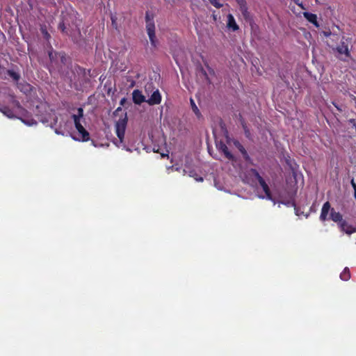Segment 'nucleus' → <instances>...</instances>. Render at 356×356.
<instances>
[{
	"mask_svg": "<svg viewBox=\"0 0 356 356\" xmlns=\"http://www.w3.org/2000/svg\"><path fill=\"white\" fill-rule=\"evenodd\" d=\"M330 210V204L329 202H326L323 204L320 218L321 220L325 221L327 219V216L329 211Z\"/></svg>",
	"mask_w": 356,
	"mask_h": 356,
	"instance_id": "nucleus-8",
	"label": "nucleus"
},
{
	"mask_svg": "<svg viewBox=\"0 0 356 356\" xmlns=\"http://www.w3.org/2000/svg\"><path fill=\"white\" fill-rule=\"evenodd\" d=\"M78 117H79L80 118H82L83 117V110L82 108H79L78 110Z\"/></svg>",
	"mask_w": 356,
	"mask_h": 356,
	"instance_id": "nucleus-35",
	"label": "nucleus"
},
{
	"mask_svg": "<svg viewBox=\"0 0 356 356\" xmlns=\"http://www.w3.org/2000/svg\"><path fill=\"white\" fill-rule=\"evenodd\" d=\"M241 125L243 127V129L244 130V132H245V134L247 138H250V130L248 129L245 121L243 119H241Z\"/></svg>",
	"mask_w": 356,
	"mask_h": 356,
	"instance_id": "nucleus-23",
	"label": "nucleus"
},
{
	"mask_svg": "<svg viewBox=\"0 0 356 356\" xmlns=\"http://www.w3.org/2000/svg\"><path fill=\"white\" fill-rule=\"evenodd\" d=\"M123 115L124 117L120 118L115 123L116 134L120 141L124 138L128 120L127 113H124Z\"/></svg>",
	"mask_w": 356,
	"mask_h": 356,
	"instance_id": "nucleus-1",
	"label": "nucleus"
},
{
	"mask_svg": "<svg viewBox=\"0 0 356 356\" xmlns=\"http://www.w3.org/2000/svg\"><path fill=\"white\" fill-rule=\"evenodd\" d=\"M75 127L81 136V138L79 140H81L82 141H88L90 139L88 131L85 129L81 122L76 123V124H75Z\"/></svg>",
	"mask_w": 356,
	"mask_h": 356,
	"instance_id": "nucleus-4",
	"label": "nucleus"
},
{
	"mask_svg": "<svg viewBox=\"0 0 356 356\" xmlns=\"http://www.w3.org/2000/svg\"><path fill=\"white\" fill-rule=\"evenodd\" d=\"M22 121L29 125V126H31V125H34V124H37V122L33 120V119H31V120H22Z\"/></svg>",
	"mask_w": 356,
	"mask_h": 356,
	"instance_id": "nucleus-28",
	"label": "nucleus"
},
{
	"mask_svg": "<svg viewBox=\"0 0 356 356\" xmlns=\"http://www.w3.org/2000/svg\"><path fill=\"white\" fill-rule=\"evenodd\" d=\"M153 88V86L152 83L147 85L145 86V90L147 91V90H150V89H152Z\"/></svg>",
	"mask_w": 356,
	"mask_h": 356,
	"instance_id": "nucleus-42",
	"label": "nucleus"
},
{
	"mask_svg": "<svg viewBox=\"0 0 356 356\" xmlns=\"http://www.w3.org/2000/svg\"><path fill=\"white\" fill-rule=\"evenodd\" d=\"M72 39L74 42L79 45H83L84 44V39L83 38L81 31L79 29L77 30V35L72 36Z\"/></svg>",
	"mask_w": 356,
	"mask_h": 356,
	"instance_id": "nucleus-12",
	"label": "nucleus"
},
{
	"mask_svg": "<svg viewBox=\"0 0 356 356\" xmlns=\"http://www.w3.org/2000/svg\"><path fill=\"white\" fill-rule=\"evenodd\" d=\"M58 54L59 53H57L56 51H49V59L51 62H54L55 60H56L58 59V58L59 57L58 56Z\"/></svg>",
	"mask_w": 356,
	"mask_h": 356,
	"instance_id": "nucleus-25",
	"label": "nucleus"
},
{
	"mask_svg": "<svg viewBox=\"0 0 356 356\" xmlns=\"http://www.w3.org/2000/svg\"><path fill=\"white\" fill-rule=\"evenodd\" d=\"M207 67L211 70V72H213V70H211L209 66Z\"/></svg>",
	"mask_w": 356,
	"mask_h": 356,
	"instance_id": "nucleus-48",
	"label": "nucleus"
},
{
	"mask_svg": "<svg viewBox=\"0 0 356 356\" xmlns=\"http://www.w3.org/2000/svg\"><path fill=\"white\" fill-rule=\"evenodd\" d=\"M55 133H56V134H58V135H60H60H63V132L60 131V130H58V129H55Z\"/></svg>",
	"mask_w": 356,
	"mask_h": 356,
	"instance_id": "nucleus-44",
	"label": "nucleus"
},
{
	"mask_svg": "<svg viewBox=\"0 0 356 356\" xmlns=\"http://www.w3.org/2000/svg\"><path fill=\"white\" fill-rule=\"evenodd\" d=\"M161 101V96L159 91V90H156L154 91V92L152 94L151 97L147 99V103L150 105H156L159 104Z\"/></svg>",
	"mask_w": 356,
	"mask_h": 356,
	"instance_id": "nucleus-3",
	"label": "nucleus"
},
{
	"mask_svg": "<svg viewBox=\"0 0 356 356\" xmlns=\"http://www.w3.org/2000/svg\"><path fill=\"white\" fill-rule=\"evenodd\" d=\"M351 184H352V186L353 188H354V191H355V198L356 199V184L354 182V180L353 179L351 181Z\"/></svg>",
	"mask_w": 356,
	"mask_h": 356,
	"instance_id": "nucleus-37",
	"label": "nucleus"
},
{
	"mask_svg": "<svg viewBox=\"0 0 356 356\" xmlns=\"http://www.w3.org/2000/svg\"><path fill=\"white\" fill-rule=\"evenodd\" d=\"M41 121H42V123H45V122H47V120H45V119H42V120H41Z\"/></svg>",
	"mask_w": 356,
	"mask_h": 356,
	"instance_id": "nucleus-46",
	"label": "nucleus"
},
{
	"mask_svg": "<svg viewBox=\"0 0 356 356\" xmlns=\"http://www.w3.org/2000/svg\"><path fill=\"white\" fill-rule=\"evenodd\" d=\"M323 34H324L325 36L328 37V36H330L331 35V31H324Z\"/></svg>",
	"mask_w": 356,
	"mask_h": 356,
	"instance_id": "nucleus-43",
	"label": "nucleus"
},
{
	"mask_svg": "<svg viewBox=\"0 0 356 356\" xmlns=\"http://www.w3.org/2000/svg\"><path fill=\"white\" fill-rule=\"evenodd\" d=\"M266 195V197L269 200H272V196H271V193H270V191L268 190V191L267 193H265Z\"/></svg>",
	"mask_w": 356,
	"mask_h": 356,
	"instance_id": "nucleus-39",
	"label": "nucleus"
},
{
	"mask_svg": "<svg viewBox=\"0 0 356 356\" xmlns=\"http://www.w3.org/2000/svg\"><path fill=\"white\" fill-rule=\"evenodd\" d=\"M147 32L148 36L153 35V33H155V26L154 22H148L146 25Z\"/></svg>",
	"mask_w": 356,
	"mask_h": 356,
	"instance_id": "nucleus-14",
	"label": "nucleus"
},
{
	"mask_svg": "<svg viewBox=\"0 0 356 356\" xmlns=\"http://www.w3.org/2000/svg\"><path fill=\"white\" fill-rule=\"evenodd\" d=\"M239 6L243 5L246 3L245 0H236Z\"/></svg>",
	"mask_w": 356,
	"mask_h": 356,
	"instance_id": "nucleus-40",
	"label": "nucleus"
},
{
	"mask_svg": "<svg viewBox=\"0 0 356 356\" xmlns=\"http://www.w3.org/2000/svg\"><path fill=\"white\" fill-rule=\"evenodd\" d=\"M126 102H127V99L124 97L120 100V104L121 106H124Z\"/></svg>",
	"mask_w": 356,
	"mask_h": 356,
	"instance_id": "nucleus-41",
	"label": "nucleus"
},
{
	"mask_svg": "<svg viewBox=\"0 0 356 356\" xmlns=\"http://www.w3.org/2000/svg\"><path fill=\"white\" fill-rule=\"evenodd\" d=\"M337 49L339 54H345L346 56H350L348 44H346L345 42L342 41Z\"/></svg>",
	"mask_w": 356,
	"mask_h": 356,
	"instance_id": "nucleus-10",
	"label": "nucleus"
},
{
	"mask_svg": "<svg viewBox=\"0 0 356 356\" xmlns=\"http://www.w3.org/2000/svg\"><path fill=\"white\" fill-rule=\"evenodd\" d=\"M149 40H150V42H151V44L152 46L154 47H156V35H155V33H153V35L152 36H149Z\"/></svg>",
	"mask_w": 356,
	"mask_h": 356,
	"instance_id": "nucleus-30",
	"label": "nucleus"
},
{
	"mask_svg": "<svg viewBox=\"0 0 356 356\" xmlns=\"http://www.w3.org/2000/svg\"><path fill=\"white\" fill-rule=\"evenodd\" d=\"M145 20L147 24H148V22H154L152 20V17H150L148 13H146Z\"/></svg>",
	"mask_w": 356,
	"mask_h": 356,
	"instance_id": "nucleus-34",
	"label": "nucleus"
},
{
	"mask_svg": "<svg viewBox=\"0 0 356 356\" xmlns=\"http://www.w3.org/2000/svg\"><path fill=\"white\" fill-rule=\"evenodd\" d=\"M40 31L43 35V37L46 39V40H49L50 38V35L49 33L47 32V29L45 26H41L40 28Z\"/></svg>",
	"mask_w": 356,
	"mask_h": 356,
	"instance_id": "nucleus-26",
	"label": "nucleus"
},
{
	"mask_svg": "<svg viewBox=\"0 0 356 356\" xmlns=\"http://www.w3.org/2000/svg\"><path fill=\"white\" fill-rule=\"evenodd\" d=\"M340 277L341 280L347 281L350 279V275L349 272V269L346 268L341 273Z\"/></svg>",
	"mask_w": 356,
	"mask_h": 356,
	"instance_id": "nucleus-18",
	"label": "nucleus"
},
{
	"mask_svg": "<svg viewBox=\"0 0 356 356\" xmlns=\"http://www.w3.org/2000/svg\"><path fill=\"white\" fill-rule=\"evenodd\" d=\"M197 180H198V181H202V180H203V178H202V177H200V179H197Z\"/></svg>",
	"mask_w": 356,
	"mask_h": 356,
	"instance_id": "nucleus-47",
	"label": "nucleus"
},
{
	"mask_svg": "<svg viewBox=\"0 0 356 356\" xmlns=\"http://www.w3.org/2000/svg\"><path fill=\"white\" fill-rule=\"evenodd\" d=\"M210 3L217 8H220L222 4L219 3L217 0H209Z\"/></svg>",
	"mask_w": 356,
	"mask_h": 356,
	"instance_id": "nucleus-29",
	"label": "nucleus"
},
{
	"mask_svg": "<svg viewBox=\"0 0 356 356\" xmlns=\"http://www.w3.org/2000/svg\"><path fill=\"white\" fill-rule=\"evenodd\" d=\"M17 106H19V102H17Z\"/></svg>",
	"mask_w": 356,
	"mask_h": 356,
	"instance_id": "nucleus-50",
	"label": "nucleus"
},
{
	"mask_svg": "<svg viewBox=\"0 0 356 356\" xmlns=\"http://www.w3.org/2000/svg\"><path fill=\"white\" fill-rule=\"evenodd\" d=\"M7 74L16 82H17L20 79V75L13 70H8L7 71Z\"/></svg>",
	"mask_w": 356,
	"mask_h": 356,
	"instance_id": "nucleus-16",
	"label": "nucleus"
},
{
	"mask_svg": "<svg viewBox=\"0 0 356 356\" xmlns=\"http://www.w3.org/2000/svg\"><path fill=\"white\" fill-rule=\"evenodd\" d=\"M303 15L309 22L312 23L316 27L319 26L318 22H317V17L315 14L308 13V12H305L303 13Z\"/></svg>",
	"mask_w": 356,
	"mask_h": 356,
	"instance_id": "nucleus-9",
	"label": "nucleus"
},
{
	"mask_svg": "<svg viewBox=\"0 0 356 356\" xmlns=\"http://www.w3.org/2000/svg\"><path fill=\"white\" fill-rule=\"evenodd\" d=\"M330 218L334 222H339V223L343 220L342 215L339 212H336L334 209H331Z\"/></svg>",
	"mask_w": 356,
	"mask_h": 356,
	"instance_id": "nucleus-11",
	"label": "nucleus"
},
{
	"mask_svg": "<svg viewBox=\"0 0 356 356\" xmlns=\"http://www.w3.org/2000/svg\"><path fill=\"white\" fill-rule=\"evenodd\" d=\"M353 127H355V129L356 130V123L353 124Z\"/></svg>",
	"mask_w": 356,
	"mask_h": 356,
	"instance_id": "nucleus-49",
	"label": "nucleus"
},
{
	"mask_svg": "<svg viewBox=\"0 0 356 356\" xmlns=\"http://www.w3.org/2000/svg\"><path fill=\"white\" fill-rule=\"evenodd\" d=\"M234 145L236 147H238V149L243 154V155L245 156V158L248 159V153H247L245 149L243 147V146L238 141H236L234 143Z\"/></svg>",
	"mask_w": 356,
	"mask_h": 356,
	"instance_id": "nucleus-17",
	"label": "nucleus"
},
{
	"mask_svg": "<svg viewBox=\"0 0 356 356\" xmlns=\"http://www.w3.org/2000/svg\"><path fill=\"white\" fill-rule=\"evenodd\" d=\"M72 118L74 120V124H76V123H79L80 122V119L81 118L79 117H78L77 114L72 115Z\"/></svg>",
	"mask_w": 356,
	"mask_h": 356,
	"instance_id": "nucleus-33",
	"label": "nucleus"
},
{
	"mask_svg": "<svg viewBox=\"0 0 356 356\" xmlns=\"http://www.w3.org/2000/svg\"><path fill=\"white\" fill-rule=\"evenodd\" d=\"M58 56H59L58 58H60V62L63 64H65L66 60H67L65 56L62 53H59Z\"/></svg>",
	"mask_w": 356,
	"mask_h": 356,
	"instance_id": "nucleus-32",
	"label": "nucleus"
},
{
	"mask_svg": "<svg viewBox=\"0 0 356 356\" xmlns=\"http://www.w3.org/2000/svg\"><path fill=\"white\" fill-rule=\"evenodd\" d=\"M239 6H240V10H241L242 15H243L245 19H248L249 17V13L248 11V7L246 6V3H244L243 5Z\"/></svg>",
	"mask_w": 356,
	"mask_h": 356,
	"instance_id": "nucleus-20",
	"label": "nucleus"
},
{
	"mask_svg": "<svg viewBox=\"0 0 356 356\" xmlns=\"http://www.w3.org/2000/svg\"><path fill=\"white\" fill-rule=\"evenodd\" d=\"M58 29L64 33H67L66 31L67 24L65 22V19L63 18L62 21L58 24Z\"/></svg>",
	"mask_w": 356,
	"mask_h": 356,
	"instance_id": "nucleus-21",
	"label": "nucleus"
},
{
	"mask_svg": "<svg viewBox=\"0 0 356 356\" xmlns=\"http://www.w3.org/2000/svg\"><path fill=\"white\" fill-rule=\"evenodd\" d=\"M111 18L113 27H114L115 29H117V28H118V25H117V22H116L117 17L115 16L112 15Z\"/></svg>",
	"mask_w": 356,
	"mask_h": 356,
	"instance_id": "nucleus-31",
	"label": "nucleus"
},
{
	"mask_svg": "<svg viewBox=\"0 0 356 356\" xmlns=\"http://www.w3.org/2000/svg\"><path fill=\"white\" fill-rule=\"evenodd\" d=\"M216 147L218 148V149L223 152L226 158H227L228 159L232 160L234 159L233 155L230 153V152L228 149V147L223 142H217Z\"/></svg>",
	"mask_w": 356,
	"mask_h": 356,
	"instance_id": "nucleus-5",
	"label": "nucleus"
},
{
	"mask_svg": "<svg viewBox=\"0 0 356 356\" xmlns=\"http://www.w3.org/2000/svg\"><path fill=\"white\" fill-rule=\"evenodd\" d=\"M349 122L351 123L353 125L354 124H356V120L355 119H350L349 120Z\"/></svg>",
	"mask_w": 356,
	"mask_h": 356,
	"instance_id": "nucleus-45",
	"label": "nucleus"
},
{
	"mask_svg": "<svg viewBox=\"0 0 356 356\" xmlns=\"http://www.w3.org/2000/svg\"><path fill=\"white\" fill-rule=\"evenodd\" d=\"M227 26L228 27V29H232L233 31H237L239 29L232 14H229L227 15Z\"/></svg>",
	"mask_w": 356,
	"mask_h": 356,
	"instance_id": "nucleus-7",
	"label": "nucleus"
},
{
	"mask_svg": "<svg viewBox=\"0 0 356 356\" xmlns=\"http://www.w3.org/2000/svg\"><path fill=\"white\" fill-rule=\"evenodd\" d=\"M190 103H191V108H192L193 111L195 113V115L198 118H200L202 117V114H201L200 110L198 109L197 106H196L194 100L191 98L190 99Z\"/></svg>",
	"mask_w": 356,
	"mask_h": 356,
	"instance_id": "nucleus-13",
	"label": "nucleus"
},
{
	"mask_svg": "<svg viewBox=\"0 0 356 356\" xmlns=\"http://www.w3.org/2000/svg\"><path fill=\"white\" fill-rule=\"evenodd\" d=\"M339 226L342 231L345 232L348 234H351L356 232V229L352 225H349L346 221L342 220L339 223Z\"/></svg>",
	"mask_w": 356,
	"mask_h": 356,
	"instance_id": "nucleus-6",
	"label": "nucleus"
},
{
	"mask_svg": "<svg viewBox=\"0 0 356 356\" xmlns=\"http://www.w3.org/2000/svg\"><path fill=\"white\" fill-rule=\"evenodd\" d=\"M259 184L265 193H267L268 191V190H270V188H269L268 184L266 183L265 180H262V181H260Z\"/></svg>",
	"mask_w": 356,
	"mask_h": 356,
	"instance_id": "nucleus-27",
	"label": "nucleus"
},
{
	"mask_svg": "<svg viewBox=\"0 0 356 356\" xmlns=\"http://www.w3.org/2000/svg\"><path fill=\"white\" fill-rule=\"evenodd\" d=\"M1 111L9 118H13L15 117L13 111L7 106L3 107Z\"/></svg>",
	"mask_w": 356,
	"mask_h": 356,
	"instance_id": "nucleus-15",
	"label": "nucleus"
},
{
	"mask_svg": "<svg viewBox=\"0 0 356 356\" xmlns=\"http://www.w3.org/2000/svg\"><path fill=\"white\" fill-rule=\"evenodd\" d=\"M219 126L220 127L221 131H222V134L224 135V136L226 138H228V131L226 128L225 122L222 120H220V121L219 122Z\"/></svg>",
	"mask_w": 356,
	"mask_h": 356,
	"instance_id": "nucleus-19",
	"label": "nucleus"
},
{
	"mask_svg": "<svg viewBox=\"0 0 356 356\" xmlns=\"http://www.w3.org/2000/svg\"><path fill=\"white\" fill-rule=\"evenodd\" d=\"M132 99L136 104H141L143 102H147L145 97L142 92L138 89L134 90L132 92Z\"/></svg>",
	"mask_w": 356,
	"mask_h": 356,
	"instance_id": "nucleus-2",
	"label": "nucleus"
},
{
	"mask_svg": "<svg viewBox=\"0 0 356 356\" xmlns=\"http://www.w3.org/2000/svg\"><path fill=\"white\" fill-rule=\"evenodd\" d=\"M122 112V109L121 107H118L114 112L113 115L117 116L120 114V113Z\"/></svg>",
	"mask_w": 356,
	"mask_h": 356,
	"instance_id": "nucleus-36",
	"label": "nucleus"
},
{
	"mask_svg": "<svg viewBox=\"0 0 356 356\" xmlns=\"http://www.w3.org/2000/svg\"><path fill=\"white\" fill-rule=\"evenodd\" d=\"M198 70H199L200 76L204 77L208 81V83H210L208 74H207V72L205 71V70L202 66H200L198 68Z\"/></svg>",
	"mask_w": 356,
	"mask_h": 356,
	"instance_id": "nucleus-24",
	"label": "nucleus"
},
{
	"mask_svg": "<svg viewBox=\"0 0 356 356\" xmlns=\"http://www.w3.org/2000/svg\"><path fill=\"white\" fill-rule=\"evenodd\" d=\"M250 172L252 173V175L253 176H254V177L257 179V181H259V183L260 181H262V180H264L261 176L259 175V172L256 170V169H253L252 168L250 170Z\"/></svg>",
	"mask_w": 356,
	"mask_h": 356,
	"instance_id": "nucleus-22",
	"label": "nucleus"
},
{
	"mask_svg": "<svg viewBox=\"0 0 356 356\" xmlns=\"http://www.w3.org/2000/svg\"><path fill=\"white\" fill-rule=\"evenodd\" d=\"M58 118L56 116L54 119V122L51 124V127L53 128L57 123Z\"/></svg>",
	"mask_w": 356,
	"mask_h": 356,
	"instance_id": "nucleus-38",
	"label": "nucleus"
}]
</instances>
